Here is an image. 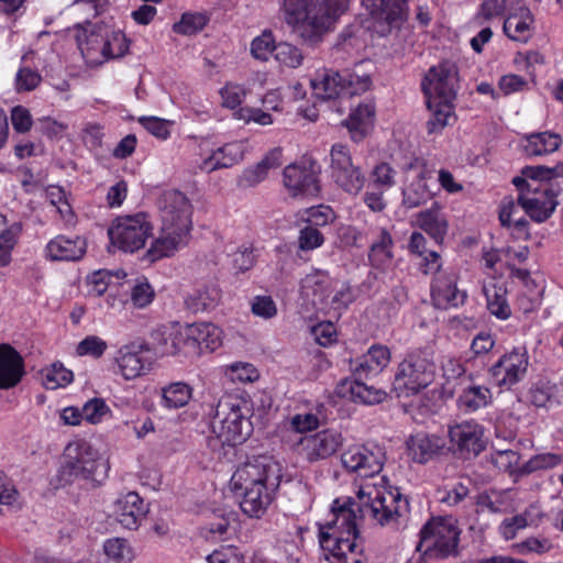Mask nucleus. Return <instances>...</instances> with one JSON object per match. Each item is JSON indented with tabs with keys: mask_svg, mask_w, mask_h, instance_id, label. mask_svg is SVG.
Listing matches in <instances>:
<instances>
[{
	"mask_svg": "<svg viewBox=\"0 0 563 563\" xmlns=\"http://www.w3.org/2000/svg\"><path fill=\"white\" fill-rule=\"evenodd\" d=\"M407 512V499L385 477L360 486L355 499L336 498L329 518L318 523L324 560L328 563H365L358 520L371 519L380 526L398 528Z\"/></svg>",
	"mask_w": 563,
	"mask_h": 563,
	"instance_id": "1",
	"label": "nucleus"
},
{
	"mask_svg": "<svg viewBox=\"0 0 563 563\" xmlns=\"http://www.w3.org/2000/svg\"><path fill=\"white\" fill-rule=\"evenodd\" d=\"M161 230L151 240L143 260L155 263L174 256L189 244L194 228V205L183 192L170 189L162 192L156 201Z\"/></svg>",
	"mask_w": 563,
	"mask_h": 563,
	"instance_id": "2",
	"label": "nucleus"
},
{
	"mask_svg": "<svg viewBox=\"0 0 563 563\" xmlns=\"http://www.w3.org/2000/svg\"><path fill=\"white\" fill-rule=\"evenodd\" d=\"M282 479V465L273 456H253L231 477L232 489L241 497L240 507L250 518H261L273 501Z\"/></svg>",
	"mask_w": 563,
	"mask_h": 563,
	"instance_id": "3",
	"label": "nucleus"
},
{
	"mask_svg": "<svg viewBox=\"0 0 563 563\" xmlns=\"http://www.w3.org/2000/svg\"><path fill=\"white\" fill-rule=\"evenodd\" d=\"M563 177V163L553 167L543 165L526 166L512 178L519 191L518 202L525 213L534 222H545L559 206L561 187L556 179Z\"/></svg>",
	"mask_w": 563,
	"mask_h": 563,
	"instance_id": "4",
	"label": "nucleus"
},
{
	"mask_svg": "<svg viewBox=\"0 0 563 563\" xmlns=\"http://www.w3.org/2000/svg\"><path fill=\"white\" fill-rule=\"evenodd\" d=\"M349 0H283L285 22L309 43L319 42L349 10Z\"/></svg>",
	"mask_w": 563,
	"mask_h": 563,
	"instance_id": "5",
	"label": "nucleus"
},
{
	"mask_svg": "<svg viewBox=\"0 0 563 563\" xmlns=\"http://www.w3.org/2000/svg\"><path fill=\"white\" fill-rule=\"evenodd\" d=\"M73 32L82 58L89 66L121 57L129 48L125 35L111 23L102 21L95 24H78Z\"/></svg>",
	"mask_w": 563,
	"mask_h": 563,
	"instance_id": "6",
	"label": "nucleus"
},
{
	"mask_svg": "<svg viewBox=\"0 0 563 563\" xmlns=\"http://www.w3.org/2000/svg\"><path fill=\"white\" fill-rule=\"evenodd\" d=\"M300 298L307 306L339 314L353 300L351 287L333 279L325 271L314 269L300 282Z\"/></svg>",
	"mask_w": 563,
	"mask_h": 563,
	"instance_id": "7",
	"label": "nucleus"
},
{
	"mask_svg": "<svg viewBox=\"0 0 563 563\" xmlns=\"http://www.w3.org/2000/svg\"><path fill=\"white\" fill-rule=\"evenodd\" d=\"M250 415L251 410L246 401L231 397L221 399L211 422V433L214 439H210V445L217 449L246 441L253 432Z\"/></svg>",
	"mask_w": 563,
	"mask_h": 563,
	"instance_id": "8",
	"label": "nucleus"
},
{
	"mask_svg": "<svg viewBox=\"0 0 563 563\" xmlns=\"http://www.w3.org/2000/svg\"><path fill=\"white\" fill-rule=\"evenodd\" d=\"M108 460L90 442L85 440L69 443L64 451V462L59 470L65 484L86 481L101 484L109 473Z\"/></svg>",
	"mask_w": 563,
	"mask_h": 563,
	"instance_id": "9",
	"label": "nucleus"
},
{
	"mask_svg": "<svg viewBox=\"0 0 563 563\" xmlns=\"http://www.w3.org/2000/svg\"><path fill=\"white\" fill-rule=\"evenodd\" d=\"M460 534L461 528L455 518L434 517L421 529L418 550L432 556L446 558L456 553Z\"/></svg>",
	"mask_w": 563,
	"mask_h": 563,
	"instance_id": "10",
	"label": "nucleus"
},
{
	"mask_svg": "<svg viewBox=\"0 0 563 563\" xmlns=\"http://www.w3.org/2000/svg\"><path fill=\"white\" fill-rule=\"evenodd\" d=\"M434 374L432 361L421 355H409L398 365L393 389L398 397H410L428 387Z\"/></svg>",
	"mask_w": 563,
	"mask_h": 563,
	"instance_id": "11",
	"label": "nucleus"
},
{
	"mask_svg": "<svg viewBox=\"0 0 563 563\" xmlns=\"http://www.w3.org/2000/svg\"><path fill=\"white\" fill-rule=\"evenodd\" d=\"M246 143L244 141H233L222 146L211 148L209 143L203 142L199 145V153L191 162L195 173H212L220 168H229L240 163L244 158Z\"/></svg>",
	"mask_w": 563,
	"mask_h": 563,
	"instance_id": "12",
	"label": "nucleus"
},
{
	"mask_svg": "<svg viewBox=\"0 0 563 563\" xmlns=\"http://www.w3.org/2000/svg\"><path fill=\"white\" fill-rule=\"evenodd\" d=\"M402 173V203L406 207L417 208L432 198L433 192L428 185L431 174L420 158L412 157L407 162Z\"/></svg>",
	"mask_w": 563,
	"mask_h": 563,
	"instance_id": "13",
	"label": "nucleus"
},
{
	"mask_svg": "<svg viewBox=\"0 0 563 563\" xmlns=\"http://www.w3.org/2000/svg\"><path fill=\"white\" fill-rule=\"evenodd\" d=\"M408 0H363L364 8L371 14L366 26L380 36L386 35L393 27H398L407 19Z\"/></svg>",
	"mask_w": 563,
	"mask_h": 563,
	"instance_id": "14",
	"label": "nucleus"
},
{
	"mask_svg": "<svg viewBox=\"0 0 563 563\" xmlns=\"http://www.w3.org/2000/svg\"><path fill=\"white\" fill-rule=\"evenodd\" d=\"M457 68L453 63H441L429 69L422 81L427 100L454 101L457 91Z\"/></svg>",
	"mask_w": 563,
	"mask_h": 563,
	"instance_id": "15",
	"label": "nucleus"
},
{
	"mask_svg": "<svg viewBox=\"0 0 563 563\" xmlns=\"http://www.w3.org/2000/svg\"><path fill=\"white\" fill-rule=\"evenodd\" d=\"M343 466L368 477L378 474L385 462V453L382 448L374 444H355L350 446L341 456Z\"/></svg>",
	"mask_w": 563,
	"mask_h": 563,
	"instance_id": "16",
	"label": "nucleus"
},
{
	"mask_svg": "<svg viewBox=\"0 0 563 563\" xmlns=\"http://www.w3.org/2000/svg\"><path fill=\"white\" fill-rule=\"evenodd\" d=\"M344 438L336 429H324L300 440V453L310 463L327 460L343 445Z\"/></svg>",
	"mask_w": 563,
	"mask_h": 563,
	"instance_id": "17",
	"label": "nucleus"
},
{
	"mask_svg": "<svg viewBox=\"0 0 563 563\" xmlns=\"http://www.w3.org/2000/svg\"><path fill=\"white\" fill-rule=\"evenodd\" d=\"M529 364L528 353L523 349L514 350L503 355L490 369L494 383L509 388L525 377Z\"/></svg>",
	"mask_w": 563,
	"mask_h": 563,
	"instance_id": "18",
	"label": "nucleus"
},
{
	"mask_svg": "<svg viewBox=\"0 0 563 563\" xmlns=\"http://www.w3.org/2000/svg\"><path fill=\"white\" fill-rule=\"evenodd\" d=\"M284 186L294 196H314L319 191L318 174L312 165L290 164L283 172Z\"/></svg>",
	"mask_w": 563,
	"mask_h": 563,
	"instance_id": "19",
	"label": "nucleus"
},
{
	"mask_svg": "<svg viewBox=\"0 0 563 563\" xmlns=\"http://www.w3.org/2000/svg\"><path fill=\"white\" fill-rule=\"evenodd\" d=\"M111 243L124 252L141 249V216L118 217L108 231Z\"/></svg>",
	"mask_w": 563,
	"mask_h": 563,
	"instance_id": "20",
	"label": "nucleus"
},
{
	"mask_svg": "<svg viewBox=\"0 0 563 563\" xmlns=\"http://www.w3.org/2000/svg\"><path fill=\"white\" fill-rule=\"evenodd\" d=\"M449 437L461 453L477 455L485 448L484 428L474 420L450 427Z\"/></svg>",
	"mask_w": 563,
	"mask_h": 563,
	"instance_id": "21",
	"label": "nucleus"
},
{
	"mask_svg": "<svg viewBox=\"0 0 563 563\" xmlns=\"http://www.w3.org/2000/svg\"><path fill=\"white\" fill-rule=\"evenodd\" d=\"M310 87L316 98L331 100L347 96V86L339 71L331 68L318 69L310 80Z\"/></svg>",
	"mask_w": 563,
	"mask_h": 563,
	"instance_id": "22",
	"label": "nucleus"
},
{
	"mask_svg": "<svg viewBox=\"0 0 563 563\" xmlns=\"http://www.w3.org/2000/svg\"><path fill=\"white\" fill-rule=\"evenodd\" d=\"M45 252L52 261H79L87 252V241L79 235L67 236L60 234L46 244Z\"/></svg>",
	"mask_w": 563,
	"mask_h": 563,
	"instance_id": "23",
	"label": "nucleus"
},
{
	"mask_svg": "<svg viewBox=\"0 0 563 563\" xmlns=\"http://www.w3.org/2000/svg\"><path fill=\"white\" fill-rule=\"evenodd\" d=\"M534 16L527 7H518L509 12L504 21V33L508 38L527 43L534 33Z\"/></svg>",
	"mask_w": 563,
	"mask_h": 563,
	"instance_id": "24",
	"label": "nucleus"
},
{
	"mask_svg": "<svg viewBox=\"0 0 563 563\" xmlns=\"http://www.w3.org/2000/svg\"><path fill=\"white\" fill-rule=\"evenodd\" d=\"M444 448V440L437 435L423 432L411 435L406 442L408 457L419 464H424L434 459Z\"/></svg>",
	"mask_w": 563,
	"mask_h": 563,
	"instance_id": "25",
	"label": "nucleus"
},
{
	"mask_svg": "<svg viewBox=\"0 0 563 563\" xmlns=\"http://www.w3.org/2000/svg\"><path fill=\"white\" fill-rule=\"evenodd\" d=\"M117 375L125 380L141 376V341L133 340L122 344L114 356Z\"/></svg>",
	"mask_w": 563,
	"mask_h": 563,
	"instance_id": "26",
	"label": "nucleus"
},
{
	"mask_svg": "<svg viewBox=\"0 0 563 563\" xmlns=\"http://www.w3.org/2000/svg\"><path fill=\"white\" fill-rule=\"evenodd\" d=\"M338 396L349 398L364 405H377L383 402L387 393L384 389L368 386L356 379H343L335 388Z\"/></svg>",
	"mask_w": 563,
	"mask_h": 563,
	"instance_id": "27",
	"label": "nucleus"
},
{
	"mask_svg": "<svg viewBox=\"0 0 563 563\" xmlns=\"http://www.w3.org/2000/svg\"><path fill=\"white\" fill-rule=\"evenodd\" d=\"M394 240L386 229H380L368 252L371 267L378 274L388 273L394 265Z\"/></svg>",
	"mask_w": 563,
	"mask_h": 563,
	"instance_id": "28",
	"label": "nucleus"
},
{
	"mask_svg": "<svg viewBox=\"0 0 563 563\" xmlns=\"http://www.w3.org/2000/svg\"><path fill=\"white\" fill-rule=\"evenodd\" d=\"M432 300L440 309L455 308L466 298L464 291L456 287L455 275H441L432 284Z\"/></svg>",
	"mask_w": 563,
	"mask_h": 563,
	"instance_id": "29",
	"label": "nucleus"
},
{
	"mask_svg": "<svg viewBox=\"0 0 563 563\" xmlns=\"http://www.w3.org/2000/svg\"><path fill=\"white\" fill-rule=\"evenodd\" d=\"M389 362V349L385 345H373L352 363V371L360 377H374L382 373Z\"/></svg>",
	"mask_w": 563,
	"mask_h": 563,
	"instance_id": "30",
	"label": "nucleus"
},
{
	"mask_svg": "<svg viewBox=\"0 0 563 563\" xmlns=\"http://www.w3.org/2000/svg\"><path fill=\"white\" fill-rule=\"evenodd\" d=\"M24 375V362L10 345H0V389L14 387Z\"/></svg>",
	"mask_w": 563,
	"mask_h": 563,
	"instance_id": "31",
	"label": "nucleus"
},
{
	"mask_svg": "<svg viewBox=\"0 0 563 563\" xmlns=\"http://www.w3.org/2000/svg\"><path fill=\"white\" fill-rule=\"evenodd\" d=\"M191 342H196L197 355L202 350L214 352L223 344V330L211 322H196L185 333Z\"/></svg>",
	"mask_w": 563,
	"mask_h": 563,
	"instance_id": "32",
	"label": "nucleus"
},
{
	"mask_svg": "<svg viewBox=\"0 0 563 563\" xmlns=\"http://www.w3.org/2000/svg\"><path fill=\"white\" fill-rule=\"evenodd\" d=\"M522 208L512 198H505L499 210V220L504 227L510 229L511 236L516 240L530 239L529 222L520 213Z\"/></svg>",
	"mask_w": 563,
	"mask_h": 563,
	"instance_id": "33",
	"label": "nucleus"
},
{
	"mask_svg": "<svg viewBox=\"0 0 563 563\" xmlns=\"http://www.w3.org/2000/svg\"><path fill=\"white\" fill-rule=\"evenodd\" d=\"M415 223L439 243L443 241L449 228L442 207L437 202L430 208L418 212Z\"/></svg>",
	"mask_w": 563,
	"mask_h": 563,
	"instance_id": "34",
	"label": "nucleus"
},
{
	"mask_svg": "<svg viewBox=\"0 0 563 563\" xmlns=\"http://www.w3.org/2000/svg\"><path fill=\"white\" fill-rule=\"evenodd\" d=\"M169 327L157 325L150 329L143 338V354L146 358H159L167 355H175V344H169ZM145 357L143 356V361Z\"/></svg>",
	"mask_w": 563,
	"mask_h": 563,
	"instance_id": "35",
	"label": "nucleus"
},
{
	"mask_svg": "<svg viewBox=\"0 0 563 563\" xmlns=\"http://www.w3.org/2000/svg\"><path fill=\"white\" fill-rule=\"evenodd\" d=\"M483 291L490 313L500 320L508 319L511 314V309L507 300V288L504 283L496 279L486 280Z\"/></svg>",
	"mask_w": 563,
	"mask_h": 563,
	"instance_id": "36",
	"label": "nucleus"
},
{
	"mask_svg": "<svg viewBox=\"0 0 563 563\" xmlns=\"http://www.w3.org/2000/svg\"><path fill=\"white\" fill-rule=\"evenodd\" d=\"M430 118L427 121L429 135H439L455 121L454 103L450 100H427Z\"/></svg>",
	"mask_w": 563,
	"mask_h": 563,
	"instance_id": "37",
	"label": "nucleus"
},
{
	"mask_svg": "<svg viewBox=\"0 0 563 563\" xmlns=\"http://www.w3.org/2000/svg\"><path fill=\"white\" fill-rule=\"evenodd\" d=\"M374 117L375 107L371 102L360 103L352 109L346 120V128L353 141H361L369 132L373 126Z\"/></svg>",
	"mask_w": 563,
	"mask_h": 563,
	"instance_id": "38",
	"label": "nucleus"
},
{
	"mask_svg": "<svg viewBox=\"0 0 563 563\" xmlns=\"http://www.w3.org/2000/svg\"><path fill=\"white\" fill-rule=\"evenodd\" d=\"M141 498L136 492H129L114 503V515L119 523L130 530L139 528Z\"/></svg>",
	"mask_w": 563,
	"mask_h": 563,
	"instance_id": "39",
	"label": "nucleus"
},
{
	"mask_svg": "<svg viewBox=\"0 0 563 563\" xmlns=\"http://www.w3.org/2000/svg\"><path fill=\"white\" fill-rule=\"evenodd\" d=\"M561 145V137L556 133L541 132L527 135L522 148L527 156H541L555 152Z\"/></svg>",
	"mask_w": 563,
	"mask_h": 563,
	"instance_id": "40",
	"label": "nucleus"
},
{
	"mask_svg": "<svg viewBox=\"0 0 563 563\" xmlns=\"http://www.w3.org/2000/svg\"><path fill=\"white\" fill-rule=\"evenodd\" d=\"M194 388L185 382H174L161 388V405L166 409H180L187 406Z\"/></svg>",
	"mask_w": 563,
	"mask_h": 563,
	"instance_id": "41",
	"label": "nucleus"
},
{
	"mask_svg": "<svg viewBox=\"0 0 563 563\" xmlns=\"http://www.w3.org/2000/svg\"><path fill=\"white\" fill-rule=\"evenodd\" d=\"M443 383H441V396L450 398L454 395L459 378L465 373L461 361L453 356H444L441 362Z\"/></svg>",
	"mask_w": 563,
	"mask_h": 563,
	"instance_id": "42",
	"label": "nucleus"
},
{
	"mask_svg": "<svg viewBox=\"0 0 563 563\" xmlns=\"http://www.w3.org/2000/svg\"><path fill=\"white\" fill-rule=\"evenodd\" d=\"M332 177L338 186L352 195H357L365 185L364 174L362 173L361 168L354 164L334 172Z\"/></svg>",
	"mask_w": 563,
	"mask_h": 563,
	"instance_id": "43",
	"label": "nucleus"
},
{
	"mask_svg": "<svg viewBox=\"0 0 563 563\" xmlns=\"http://www.w3.org/2000/svg\"><path fill=\"white\" fill-rule=\"evenodd\" d=\"M219 289L214 286H203L194 290L187 298L186 305L194 312H201L213 308L219 301Z\"/></svg>",
	"mask_w": 563,
	"mask_h": 563,
	"instance_id": "44",
	"label": "nucleus"
},
{
	"mask_svg": "<svg viewBox=\"0 0 563 563\" xmlns=\"http://www.w3.org/2000/svg\"><path fill=\"white\" fill-rule=\"evenodd\" d=\"M492 401V393L484 386H471L459 397V407L466 411H476Z\"/></svg>",
	"mask_w": 563,
	"mask_h": 563,
	"instance_id": "45",
	"label": "nucleus"
},
{
	"mask_svg": "<svg viewBox=\"0 0 563 563\" xmlns=\"http://www.w3.org/2000/svg\"><path fill=\"white\" fill-rule=\"evenodd\" d=\"M43 385L46 389L55 390L68 386L73 379V372L67 369L62 363L56 362L45 367L41 372Z\"/></svg>",
	"mask_w": 563,
	"mask_h": 563,
	"instance_id": "46",
	"label": "nucleus"
},
{
	"mask_svg": "<svg viewBox=\"0 0 563 563\" xmlns=\"http://www.w3.org/2000/svg\"><path fill=\"white\" fill-rule=\"evenodd\" d=\"M22 232L21 222L13 221L0 232V267H5L11 262V253L18 243Z\"/></svg>",
	"mask_w": 563,
	"mask_h": 563,
	"instance_id": "47",
	"label": "nucleus"
},
{
	"mask_svg": "<svg viewBox=\"0 0 563 563\" xmlns=\"http://www.w3.org/2000/svg\"><path fill=\"white\" fill-rule=\"evenodd\" d=\"M277 44L272 31L264 30L255 36L250 44V52L253 58L260 62H267L271 55L276 52Z\"/></svg>",
	"mask_w": 563,
	"mask_h": 563,
	"instance_id": "48",
	"label": "nucleus"
},
{
	"mask_svg": "<svg viewBox=\"0 0 563 563\" xmlns=\"http://www.w3.org/2000/svg\"><path fill=\"white\" fill-rule=\"evenodd\" d=\"M219 95L221 106L235 112L239 108H243L242 103L247 96V89L242 84L229 81L220 88Z\"/></svg>",
	"mask_w": 563,
	"mask_h": 563,
	"instance_id": "49",
	"label": "nucleus"
},
{
	"mask_svg": "<svg viewBox=\"0 0 563 563\" xmlns=\"http://www.w3.org/2000/svg\"><path fill=\"white\" fill-rule=\"evenodd\" d=\"M274 57L280 66L292 69L300 67L303 62L301 49L287 42L277 44Z\"/></svg>",
	"mask_w": 563,
	"mask_h": 563,
	"instance_id": "50",
	"label": "nucleus"
},
{
	"mask_svg": "<svg viewBox=\"0 0 563 563\" xmlns=\"http://www.w3.org/2000/svg\"><path fill=\"white\" fill-rule=\"evenodd\" d=\"M191 328V324L186 325H173L169 327L168 335H169V344H175V355L176 354H192L197 355V345L196 342L189 341L186 338L185 333L188 329Z\"/></svg>",
	"mask_w": 563,
	"mask_h": 563,
	"instance_id": "51",
	"label": "nucleus"
},
{
	"mask_svg": "<svg viewBox=\"0 0 563 563\" xmlns=\"http://www.w3.org/2000/svg\"><path fill=\"white\" fill-rule=\"evenodd\" d=\"M555 387L542 384V385H533L528 394L527 399L529 402L534 405L536 407H553L559 406L561 401L555 398L554 395Z\"/></svg>",
	"mask_w": 563,
	"mask_h": 563,
	"instance_id": "52",
	"label": "nucleus"
},
{
	"mask_svg": "<svg viewBox=\"0 0 563 563\" xmlns=\"http://www.w3.org/2000/svg\"><path fill=\"white\" fill-rule=\"evenodd\" d=\"M126 273L123 269L118 271H108V269H99L93 272L88 276V283L91 286V294L95 296L101 297L104 295L109 287V283L111 277H117L119 279L125 278Z\"/></svg>",
	"mask_w": 563,
	"mask_h": 563,
	"instance_id": "53",
	"label": "nucleus"
},
{
	"mask_svg": "<svg viewBox=\"0 0 563 563\" xmlns=\"http://www.w3.org/2000/svg\"><path fill=\"white\" fill-rule=\"evenodd\" d=\"M396 172L387 163L377 164L369 174V187L388 190L395 184Z\"/></svg>",
	"mask_w": 563,
	"mask_h": 563,
	"instance_id": "54",
	"label": "nucleus"
},
{
	"mask_svg": "<svg viewBox=\"0 0 563 563\" xmlns=\"http://www.w3.org/2000/svg\"><path fill=\"white\" fill-rule=\"evenodd\" d=\"M208 23L206 14L200 12L184 13L180 20L174 24V31L183 35H192L201 31Z\"/></svg>",
	"mask_w": 563,
	"mask_h": 563,
	"instance_id": "55",
	"label": "nucleus"
},
{
	"mask_svg": "<svg viewBox=\"0 0 563 563\" xmlns=\"http://www.w3.org/2000/svg\"><path fill=\"white\" fill-rule=\"evenodd\" d=\"M347 86V96L367 91L372 85L371 75L363 69V64L357 65L352 71L344 75Z\"/></svg>",
	"mask_w": 563,
	"mask_h": 563,
	"instance_id": "56",
	"label": "nucleus"
},
{
	"mask_svg": "<svg viewBox=\"0 0 563 563\" xmlns=\"http://www.w3.org/2000/svg\"><path fill=\"white\" fill-rule=\"evenodd\" d=\"M233 118L238 121H242L245 124L255 123L262 126H266L274 123V119L268 110H263L255 107L239 108L235 112H233Z\"/></svg>",
	"mask_w": 563,
	"mask_h": 563,
	"instance_id": "57",
	"label": "nucleus"
},
{
	"mask_svg": "<svg viewBox=\"0 0 563 563\" xmlns=\"http://www.w3.org/2000/svg\"><path fill=\"white\" fill-rule=\"evenodd\" d=\"M84 420L90 424H98L111 413L110 407L102 398H92L82 406Z\"/></svg>",
	"mask_w": 563,
	"mask_h": 563,
	"instance_id": "58",
	"label": "nucleus"
},
{
	"mask_svg": "<svg viewBox=\"0 0 563 563\" xmlns=\"http://www.w3.org/2000/svg\"><path fill=\"white\" fill-rule=\"evenodd\" d=\"M223 373L233 383H252L258 378L257 369L250 363H233Z\"/></svg>",
	"mask_w": 563,
	"mask_h": 563,
	"instance_id": "59",
	"label": "nucleus"
},
{
	"mask_svg": "<svg viewBox=\"0 0 563 563\" xmlns=\"http://www.w3.org/2000/svg\"><path fill=\"white\" fill-rule=\"evenodd\" d=\"M108 343L98 335H87L76 346L78 356L100 358L107 351Z\"/></svg>",
	"mask_w": 563,
	"mask_h": 563,
	"instance_id": "60",
	"label": "nucleus"
},
{
	"mask_svg": "<svg viewBox=\"0 0 563 563\" xmlns=\"http://www.w3.org/2000/svg\"><path fill=\"white\" fill-rule=\"evenodd\" d=\"M42 81L41 75L30 67H20L15 74L14 88L16 92L34 90Z\"/></svg>",
	"mask_w": 563,
	"mask_h": 563,
	"instance_id": "61",
	"label": "nucleus"
},
{
	"mask_svg": "<svg viewBox=\"0 0 563 563\" xmlns=\"http://www.w3.org/2000/svg\"><path fill=\"white\" fill-rule=\"evenodd\" d=\"M103 550L109 559L117 562L130 561L132 558L129 544L125 540L120 538L107 540Z\"/></svg>",
	"mask_w": 563,
	"mask_h": 563,
	"instance_id": "62",
	"label": "nucleus"
},
{
	"mask_svg": "<svg viewBox=\"0 0 563 563\" xmlns=\"http://www.w3.org/2000/svg\"><path fill=\"white\" fill-rule=\"evenodd\" d=\"M251 311L254 316L268 320L277 314V306L271 296H255L251 301Z\"/></svg>",
	"mask_w": 563,
	"mask_h": 563,
	"instance_id": "63",
	"label": "nucleus"
},
{
	"mask_svg": "<svg viewBox=\"0 0 563 563\" xmlns=\"http://www.w3.org/2000/svg\"><path fill=\"white\" fill-rule=\"evenodd\" d=\"M208 563H244L243 555L232 545L221 547L207 558Z\"/></svg>",
	"mask_w": 563,
	"mask_h": 563,
	"instance_id": "64",
	"label": "nucleus"
}]
</instances>
